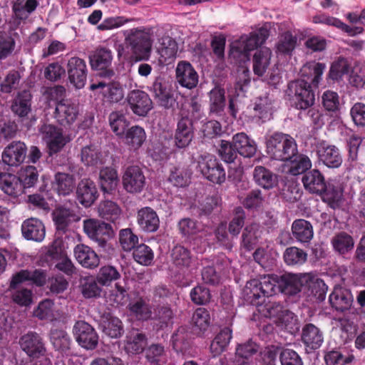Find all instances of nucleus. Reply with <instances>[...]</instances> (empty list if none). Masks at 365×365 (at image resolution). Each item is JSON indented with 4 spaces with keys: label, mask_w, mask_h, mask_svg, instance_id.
Listing matches in <instances>:
<instances>
[{
    "label": "nucleus",
    "mask_w": 365,
    "mask_h": 365,
    "mask_svg": "<svg viewBox=\"0 0 365 365\" xmlns=\"http://www.w3.org/2000/svg\"><path fill=\"white\" fill-rule=\"evenodd\" d=\"M272 56L271 51L262 48L255 52L253 56V71L258 76H262L268 68Z\"/></svg>",
    "instance_id": "nucleus-50"
},
{
    "label": "nucleus",
    "mask_w": 365,
    "mask_h": 365,
    "mask_svg": "<svg viewBox=\"0 0 365 365\" xmlns=\"http://www.w3.org/2000/svg\"><path fill=\"white\" fill-rule=\"evenodd\" d=\"M0 187L6 194L13 197H18L24 192L18 176L11 173H0Z\"/></svg>",
    "instance_id": "nucleus-39"
},
{
    "label": "nucleus",
    "mask_w": 365,
    "mask_h": 365,
    "mask_svg": "<svg viewBox=\"0 0 365 365\" xmlns=\"http://www.w3.org/2000/svg\"><path fill=\"white\" fill-rule=\"evenodd\" d=\"M283 257L287 265H301L307 261V254L299 248L290 247L285 250Z\"/></svg>",
    "instance_id": "nucleus-63"
},
{
    "label": "nucleus",
    "mask_w": 365,
    "mask_h": 365,
    "mask_svg": "<svg viewBox=\"0 0 365 365\" xmlns=\"http://www.w3.org/2000/svg\"><path fill=\"white\" fill-rule=\"evenodd\" d=\"M301 339L307 351H315L319 349L324 342L323 332L314 324L309 323L302 328Z\"/></svg>",
    "instance_id": "nucleus-20"
},
{
    "label": "nucleus",
    "mask_w": 365,
    "mask_h": 365,
    "mask_svg": "<svg viewBox=\"0 0 365 365\" xmlns=\"http://www.w3.org/2000/svg\"><path fill=\"white\" fill-rule=\"evenodd\" d=\"M81 159L86 166H98L103 163L102 153L94 145H86L82 148Z\"/></svg>",
    "instance_id": "nucleus-53"
},
{
    "label": "nucleus",
    "mask_w": 365,
    "mask_h": 365,
    "mask_svg": "<svg viewBox=\"0 0 365 365\" xmlns=\"http://www.w3.org/2000/svg\"><path fill=\"white\" fill-rule=\"evenodd\" d=\"M40 132L51 156L60 153L72 140L71 135L63 134L62 128L52 124H43Z\"/></svg>",
    "instance_id": "nucleus-6"
},
{
    "label": "nucleus",
    "mask_w": 365,
    "mask_h": 365,
    "mask_svg": "<svg viewBox=\"0 0 365 365\" xmlns=\"http://www.w3.org/2000/svg\"><path fill=\"white\" fill-rule=\"evenodd\" d=\"M73 211L69 208L58 207L52 212V218L58 232L65 234L75 220Z\"/></svg>",
    "instance_id": "nucleus-36"
},
{
    "label": "nucleus",
    "mask_w": 365,
    "mask_h": 365,
    "mask_svg": "<svg viewBox=\"0 0 365 365\" xmlns=\"http://www.w3.org/2000/svg\"><path fill=\"white\" fill-rule=\"evenodd\" d=\"M194 137L192 120L188 117H182L178 122L173 138L174 145L184 149L190 144Z\"/></svg>",
    "instance_id": "nucleus-16"
},
{
    "label": "nucleus",
    "mask_w": 365,
    "mask_h": 365,
    "mask_svg": "<svg viewBox=\"0 0 365 365\" xmlns=\"http://www.w3.org/2000/svg\"><path fill=\"white\" fill-rule=\"evenodd\" d=\"M191 173L185 168L173 167L168 177V181L175 187H183L190 183Z\"/></svg>",
    "instance_id": "nucleus-55"
},
{
    "label": "nucleus",
    "mask_w": 365,
    "mask_h": 365,
    "mask_svg": "<svg viewBox=\"0 0 365 365\" xmlns=\"http://www.w3.org/2000/svg\"><path fill=\"white\" fill-rule=\"evenodd\" d=\"M65 255L66 252L64 249V243L61 239L57 238L46 247V252L42 254L41 259L48 266H52Z\"/></svg>",
    "instance_id": "nucleus-47"
},
{
    "label": "nucleus",
    "mask_w": 365,
    "mask_h": 365,
    "mask_svg": "<svg viewBox=\"0 0 365 365\" xmlns=\"http://www.w3.org/2000/svg\"><path fill=\"white\" fill-rule=\"evenodd\" d=\"M297 38L290 31L283 33L276 46L277 52L284 55H291L296 47Z\"/></svg>",
    "instance_id": "nucleus-57"
},
{
    "label": "nucleus",
    "mask_w": 365,
    "mask_h": 365,
    "mask_svg": "<svg viewBox=\"0 0 365 365\" xmlns=\"http://www.w3.org/2000/svg\"><path fill=\"white\" fill-rule=\"evenodd\" d=\"M292 232L294 238L302 244L309 243L314 235L312 224L304 219L295 220L292 225Z\"/></svg>",
    "instance_id": "nucleus-37"
},
{
    "label": "nucleus",
    "mask_w": 365,
    "mask_h": 365,
    "mask_svg": "<svg viewBox=\"0 0 365 365\" xmlns=\"http://www.w3.org/2000/svg\"><path fill=\"white\" fill-rule=\"evenodd\" d=\"M259 237V225L255 223L247 225L242 234L241 246L246 250H253Z\"/></svg>",
    "instance_id": "nucleus-54"
},
{
    "label": "nucleus",
    "mask_w": 365,
    "mask_h": 365,
    "mask_svg": "<svg viewBox=\"0 0 365 365\" xmlns=\"http://www.w3.org/2000/svg\"><path fill=\"white\" fill-rule=\"evenodd\" d=\"M350 70V66L348 61L342 57H339L334 61L329 71V78L334 81H339L342 79L344 75H347Z\"/></svg>",
    "instance_id": "nucleus-59"
},
{
    "label": "nucleus",
    "mask_w": 365,
    "mask_h": 365,
    "mask_svg": "<svg viewBox=\"0 0 365 365\" xmlns=\"http://www.w3.org/2000/svg\"><path fill=\"white\" fill-rule=\"evenodd\" d=\"M24 237L28 240L41 242L45 237L46 230L43 223L37 218H29L21 225Z\"/></svg>",
    "instance_id": "nucleus-28"
},
{
    "label": "nucleus",
    "mask_w": 365,
    "mask_h": 365,
    "mask_svg": "<svg viewBox=\"0 0 365 365\" xmlns=\"http://www.w3.org/2000/svg\"><path fill=\"white\" fill-rule=\"evenodd\" d=\"M162 47L160 48V56L164 58L165 63H170L178 53V46L175 39L170 36H165L162 38Z\"/></svg>",
    "instance_id": "nucleus-62"
},
{
    "label": "nucleus",
    "mask_w": 365,
    "mask_h": 365,
    "mask_svg": "<svg viewBox=\"0 0 365 365\" xmlns=\"http://www.w3.org/2000/svg\"><path fill=\"white\" fill-rule=\"evenodd\" d=\"M279 279L277 274H267L259 279L247 282L242 291L244 299L249 304L258 307L262 305L266 297L279 292Z\"/></svg>",
    "instance_id": "nucleus-1"
},
{
    "label": "nucleus",
    "mask_w": 365,
    "mask_h": 365,
    "mask_svg": "<svg viewBox=\"0 0 365 365\" xmlns=\"http://www.w3.org/2000/svg\"><path fill=\"white\" fill-rule=\"evenodd\" d=\"M50 340L55 350L66 356L71 354L72 341L66 331L63 329H52Z\"/></svg>",
    "instance_id": "nucleus-41"
},
{
    "label": "nucleus",
    "mask_w": 365,
    "mask_h": 365,
    "mask_svg": "<svg viewBox=\"0 0 365 365\" xmlns=\"http://www.w3.org/2000/svg\"><path fill=\"white\" fill-rule=\"evenodd\" d=\"M344 187L339 182H328L326 188L318 195L322 200L334 210L340 207L343 200Z\"/></svg>",
    "instance_id": "nucleus-22"
},
{
    "label": "nucleus",
    "mask_w": 365,
    "mask_h": 365,
    "mask_svg": "<svg viewBox=\"0 0 365 365\" xmlns=\"http://www.w3.org/2000/svg\"><path fill=\"white\" fill-rule=\"evenodd\" d=\"M101 326L103 332L110 338H119L124 333V327L121 320L109 313L103 316Z\"/></svg>",
    "instance_id": "nucleus-48"
},
{
    "label": "nucleus",
    "mask_w": 365,
    "mask_h": 365,
    "mask_svg": "<svg viewBox=\"0 0 365 365\" xmlns=\"http://www.w3.org/2000/svg\"><path fill=\"white\" fill-rule=\"evenodd\" d=\"M175 79L180 86L192 90L198 84L199 75L189 61H180L175 68Z\"/></svg>",
    "instance_id": "nucleus-15"
},
{
    "label": "nucleus",
    "mask_w": 365,
    "mask_h": 365,
    "mask_svg": "<svg viewBox=\"0 0 365 365\" xmlns=\"http://www.w3.org/2000/svg\"><path fill=\"white\" fill-rule=\"evenodd\" d=\"M291 105L294 108L306 110L314 104L315 94L311 83L304 79H297L288 83L286 91Z\"/></svg>",
    "instance_id": "nucleus-3"
},
{
    "label": "nucleus",
    "mask_w": 365,
    "mask_h": 365,
    "mask_svg": "<svg viewBox=\"0 0 365 365\" xmlns=\"http://www.w3.org/2000/svg\"><path fill=\"white\" fill-rule=\"evenodd\" d=\"M331 242L334 250L341 255L351 251L354 246L353 237L345 232L336 234L332 237Z\"/></svg>",
    "instance_id": "nucleus-51"
},
{
    "label": "nucleus",
    "mask_w": 365,
    "mask_h": 365,
    "mask_svg": "<svg viewBox=\"0 0 365 365\" xmlns=\"http://www.w3.org/2000/svg\"><path fill=\"white\" fill-rule=\"evenodd\" d=\"M302 182L307 191L312 194L319 195L326 188L327 183L324 174L318 169L309 170L302 178Z\"/></svg>",
    "instance_id": "nucleus-27"
},
{
    "label": "nucleus",
    "mask_w": 365,
    "mask_h": 365,
    "mask_svg": "<svg viewBox=\"0 0 365 365\" xmlns=\"http://www.w3.org/2000/svg\"><path fill=\"white\" fill-rule=\"evenodd\" d=\"M19 344L21 349L33 359L43 356L46 351L42 337L35 331H29L21 336Z\"/></svg>",
    "instance_id": "nucleus-14"
},
{
    "label": "nucleus",
    "mask_w": 365,
    "mask_h": 365,
    "mask_svg": "<svg viewBox=\"0 0 365 365\" xmlns=\"http://www.w3.org/2000/svg\"><path fill=\"white\" fill-rule=\"evenodd\" d=\"M98 213L103 219L116 224L118 223L121 210L116 202L111 200H104L98 206Z\"/></svg>",
    "instance_id": "nucleus-52"
},
{
    "label": "nucleus",
    "mask_w": 365,
    "mask_h": 365,
    "mask_svg": "<svg viewBox=\"0 0 365 365\" xmlns=\"http://www.w3.org/2000/svg\"><path fill=\"white\" fill-rule=\"evenodd\" d=\"M253 178L256 184L265 190H270L278 185V176L264 166L255 168Z\"/></svg>",
    "instance_id": "nucleus-38"
},
{
    "label": "nucleus",
    "mask_w": 365,
    "mask_h": 365,
    "mask_svg": "<svg viewBox=\"0 0 365 365\" xmlns=\"http://www.w3.org/2000/svg\"><path fill=\"white\" fill-rule=\"evenodd\" d=\"M269 36V29L265 26H262L258 30L251 32L248 36H242L240 40L243 43V46L250 53L251 51L261 46L266 41Z\"/></svg>",
    "instance_id": "nucleus-42"
},
{
    "label": "nucleus",
    "mask_w": 365,
    "mask_h": 365,
    "mask_svg": "<svg viewBox=\"0 0 365 365\" xmlns=\"http://www.w3.org/2000/svg\"><path fill=\"white\" fill-rule=\"evenodd\" d=\"M146 140V133L143 128L133 125L127 129L123 135L124 143L131 149L138 150Z\"/></svg>",
    "instance_id": "nucleus-49"
},
{
    "label": "nucleus",
    "mask_w": 365,
    "mask_h": 365,
    "mask_svg": "<svg viewBox=\"0 0 365 365\" xmlns=\"http://www.w3.org/2000/svg\"><path fill=\"white\" fill-rule=\"evenodd\" d=\"M73 252L77 262L84 268L93 269L100 264L99 256L91 247L86 245H77Z\"/></svg>",
    "instance_id": "nucleus-26"
},
{
    "label": "nucleus",
    "mask_w": 365,
    "mask_h": 365,
    "mask_svg": "<svg viewBox=\"0 0 365 365\" xmlns=\"http://www.w3.org/2000/svg\"><path fill=\"white\" fill-rule=\"evenodd\" d=\"M75 187V179L72 175L57 173L52 182V188L58 195H68L71 194Z\"/></svg>",
    "instance_id": "nucleus-43"
},
{
    "label": "nucleus",
    "mask_w": 365,
    "mask_h": 365,
    "mask_svg": "<svg viewBox=\"0 0 365 365\" xmlns=\"http://www.w3.org/2000/svg\"><path fill=\"white\" fill-rule=\"evenodd\" d=\"M99 196L96 183L88 178L81 180L76 188V198L85 207H91Z\"/></svg>",
    "instance_id": "nucleus-19"
},
{
    "label": "nucleus",
    "mask_w": 365,
    "mask_h": 365,
    "mask_svg": "<svg viewBox=\"0 0 365 365\" xmlns=\"http://www.w3.org/2000/svg\"><path fill=\"white\" fill-rule=\"evenodd\" d=\"M319 161L329 168H337L342 163L339 150L335 145H321L317 150Z\"/></svg>",
    "instance_id": "nucleus-31"
},
{
    "label": "nucleus",
    "mask_w": 365,
    "mask_h": 365,
    "mask_svg": "<svg viewBox=\"0 0 365 365\" xmlns=\"http://www.w3.org/2000/svg\"><path fill=\"white\" fill-rule=\"evenodd\" d=\"M209 114L218 118L223 117L225 115V108L226 105L225 90L223 88L215 87L209 93Z\"/></svg>",
    "instance_id": "nucleus-35"
},
{
    "label": "nucleus",
    "mask_w": 365,
    "mask_h": 365,
    "mask_svg": "<svg viewBox=\"0 0 365 365\" xmlns=\"http://www.w3.org/2000/svg\"><path fill=\"white\" fill-rule=\"evenodd\" d=\"M103 88V94L105 98L110 103H118L124 97V91L122 85L112 78L109 81L106 80L99 81L97 83H92L90 86L91 91Z\"/></svg>",
    "instance_id": "nucleus-21"
},
{
    "label": "nucleus",
    "mask_w": 365,
    "mask_h": 365,
    "mask_svg": "<svg viewBox=\"0 0 365 365\" xmlns=\"http://www.w3.org/2000/svg\"><path fill=\"white\" fill-rule=\"evenodd\" d=\"M78 115V104L70 100H62L56 103L54 118L60 125L66 126L72 124L76 120Z\"/></svg>",
    "instance_id": "nucleus-17"
},
{
    "label": "nucleus",
    "mask_w": 365,
    "mask_h": 365,
    "mask_svg": "<svg viewBox=\"0 0 365 365\" xmlns=\"http://www.w3.org/2000/svg\"><path fill=\"white\" fill-rule=\"evenodd\" d=\"M123 189L130 194H138L143 190L146 184L145 176L138 165L128 166L122 176Z\"/></svg>",
    "instance_id": "nucleus-13"
},
{
    "label": "nucleus",
    "mask_w": 365,
    "mask_h": 365,
    "mask_svg": "<svg viewBox=\"0 0 365 365\" xmlns=\"http://www.w3.org/2000/svg\"><path fill=\"white\" fill-rule=\"evenodd\" d=\"M133 257L138 264L148 266L153 261L154 253L149 246L140 244L133 249Z\"/></svg>",
    "instance_id": "nucleus-61"
},
{
    "label": "nucleus",
    "mask_w": 365,
    "mask_h": 365,
    "mask_svg": "<svg viewBox=\"0 0 365 365\" xmlns=\"http://www.w3.org/2000/svg\"><path fill=\"white\" fill-rule=\"evenodd\" d=\"M31 98L29 91L19 92L11 102V111L21 118L27 116L31 110Z\"/></svg>",
    "instance_id": "nucleus-40"
},
{
    "label": "nucleus",
    "mask_w": 365,
    "mask_h": 365,
    "mask_svg": "<svg viewBox=\"0 0 365 365\" xmlns=\"http://www.w3.org/2000/svg\"><path fill=\"white\" fill-rule=\"evenodd\" d=\"M197 167L202 176L208 181L218 185L225 181V170L216 157L210 155H200Z\"/></svg>",
    "instance_id": "nucleus-8"
},
{
    "label": "nucleus",
    "mask_w": 365,
    "mask_h": 365,
    "mask_svg": "<svg viewBox=\"0 0 365 365\" xmlns=\"http://www.w3.org/2000/svg\"><path fill=\"white\" fill-rule=\"evenodd\" d=\"M113 56V51L108 46H98L88 56L91 68L100 77L110 80L115 76L112 66Z\"/></svg>",
    "instance_id": "nucleus-5"
},
{
    "label": "nucleus",
    "mask_w": 365,
    "mask_h": 365,
    "mask_svg": "<svg viewBox=\"0 0 365 365\" xmlns=\"http://www.w3.org/2000/svg\"><path fill=\"white\" fill-rule=\"evenodd\" d=\"M302 282H304L303 287L307 289L310 295L319 302H322L325 299L328 287L324 280L319 278L317 274L313 273H304Z\"/></svg>",
    "instance_id": "nucleus-25"
},
{
    "label": "nucleus",
    "mask_w": 365,
    "mask_h": 365,
    "mask_svg": "<svg viewBox=\"0 0 365 365\" xmlns=\"http://www.w3.org/2000/svg\"><path fill=\"white\" fill-rule=\"evenodd\" d=\"M18 178L23 185V190L34 187L38 180V173L36 167L27 165L21 168Z\"/></svg>",
    "instance_id": "nucleus-58"
},
{
    "label": "nucleus",
    "mask_w": 365,
    "mask_h": 365,
    "mask_svg": "<svg viewBox=\"0 0 365 365\" xmlns=\"http://www.w3.org/2000/svg\"><path fill=\"white\" fill-rule=\"evenodd\" d=\"M125 42L137 61L147 60L151 52L153 41L149 30L144 27L131 29L127 31Z\"/></svg>",
    "instance_id": "nucleus-4"
},
{
    "label": "nucleus",
    "mask_w": 365,
    "mask_h": 365,
    "mask_svg": "<svg viewBox=\"0 0 365 365\" xmlns=\"http://www.w3.org/2000/svg\"><path fill=\"white\" fill-rule=\"evenodd\" d=\"M303 274L285 273L278 276L279 292L293 296L301 292L304 287Z\"/></svg>",
    "instance_id": "nucleus-24"
},
{
    "label": "nucleus",
    "mask_w": 365,
    "mask_h": 365,
    "mask_svg": "<svg viewBox=\"0 0 365 365\" xmlns=\"http://www.w3.org/2000/svg\"><path fill=\"white\" fill-rule=\"evenodd\" d=\"M85 233L101 247H105L107 242L113 236V227L110 224L94 219L83 222Z\"/></svg>",
    "instance_id": "nucleus-10"
},
{
    "label": "nucleus",
    "mask_w": 365,
    "mask_h": 365,
    "mask_svg": "<svg viewBox=\"0 0 365 365\" xmlns=\"http://www.w3.org/2000/svg\"><path fill=\"white\" fill-rule=\"evenodd\" d=\"M232 142L237 153L240 155L245 158H251L255 155L257 145L245 133L242 132L234 135Z\"/></svg>",
    "instance_id": "nucleus-33"
},
{
    "label": "nucleus",
    "mask_w": 365,
    "mask_h": 365,
    "mask_svg": "<svg viewBox=\"0 0 365 365\" xmlns=\"http://www.w3.org/2000/svg\"><path fill=\"white\" fill-rule=\"evenodd\" d=\"M228 55L229 58L235 63H245L250 59V53L240 39L231 43Z\"/></svg>",
    "instance_id": "nucleus-64"
},
{
    "label": "nucleus",
    "mask_w": 365,
    "mask_h": 365,
    "mask_svg": "<svg viewBox=\"0 0 365 365\" xmlns=\"http://www.w3.org/2000/svg\"><path fill=\"white\" fill-rule=\"evenodd\" d=\"M148 90L153 94L159 106L173 110L178 106L170 86L164 77L161 76H156L150 86H148Z\"/></svg>",
    "instance_id": "nucleus-9"
},
{
    "label": "nucleus",
    "mask_w": 365,
    "mask_h": 365,
    "mask_svg": "<svg viewBox=\"0 0 365 365\" xmlns=\"http://www.w3.org/2000/svg\"><path fill=\"white\" fill-rule=\"evenodd\" d=\"M353 299L351 291L340 286L334 287L329 297L331 307L340 312L349 310L352 305Z\"/></svg>",
    "instance_id": "nucleus-23"
},
{
    "label": "nucleus",
    "mask_w": 365,
    "mask_h": 365,
    "mask_svg": "<svg viewBox=\"0 0 365 365\" xmlns=\"http://www.w3.org/2000/svg\"><path fill=\"white\" fill-rule=\"evenodd\" d=\"M27 153V147L24 142L13 141L2 153V160L9 166L17 167L24 163Z\"/></svg>",
    "instance_id": "nucleus-18"
},
{
    "label": "nucleus",
    "mask_w": 365,
    "mask_h": 365,
    "mask_svg": "<svg viewBox=\"0 0 365 365\" xmlns=\"http://www.w3.org/2000/svg\"><path fill=\"white\" fill-rule=\"evenodd\" d=\"M120 277L121 274L115 267L105 265L101 267L97 280L103 286H109L113 282L119 279Z\"/></svg>",
    "instance_id": "nucleus-60"
},
{
    "label": "nucleus",
    "mask_w": 365,
    "mask_h": 365,
    "mask_svg": "<svg viewBox=\"0 0 365 365\" xmlns=\"http://www.w3.org/2000/svg\"><path fill=\"white\" fill-rule=\"evenodd\" d=\"M73 333L79 346L86 350H93L98 344V334L95 329L85 321H78L73 326Z\"/></svg>",
    "instance_id": "nucleus-12"
},
{
    "label": "nucleus",
    "mask_w": 365,
    "mask_h": 365,
    "mask_svg": "<svg viewBox=\"0 0 365 365\" xmlns=\"http://www.w3.org/2000/svg\"><path fill=\"white\" fill-rule=\"evenodd\" d=\"M108 120L113 133L119 137L123 136L129 125V121L124 114L118 111L112 112L108 116Z\"/></svg>",
    "instance_id": "nucleus-56"
},
{
    "label": "nucleus",
    "mask_w": 365,
    "mask_h": 365,
    "mask_svg": "<svg viewBox=\"0 0 365 365\" xmlns=\"http://www.w3.org/2000/svg\"><path fill=\"white\" fill-rule=\"evenodd\" d=\"M137 222L140 229L146 232H154L160 226L158 215L150 207H145L138 210Z\"/></svg>",
    "instance_id": "nucleus-29"
},
{
    "label": "nucleus",
    "mask_w": 365,
    "mask_h": 365,
    "mask_svg": "<svg viewBox=\"0 0 365 365\" xmlns=\"http://www.w3.org/2000/svg\"><path fill=\"white\" fill-rule=\"evenodd\" d=\"M232 331L229 327L222 329L215 336L210 346V352L214 357L220 355L227 350L232 338Z\"/></svg>",
    "instance_id": "nucleus-46"
},
{
    "label": "nucleus",
    "mask_w": 365,
    "mask_h": 365,
    "mask_svg": "<svg viewBox=\"0 0 365 365\" xmlns=\"http://www.w3.org/2000/svg\"><path fill=\"white\" fill-rule=\"evenodd\" d=\"M170 259L173 264L179 269L188 268L192 260L190 250L180 245L173 247L170 252Z\"/></svg>",
    "instance_id": "nucleus-45"
},
{
    "label": "nucleus",
    "mask_w": 365,
    "mask_h": 365,
    "mask_svg": "<svg viewBox=\"0 0 365 365\" xmlns=\"http://www.w3.org/2000/svg\"><path fill=\"white\" fill-rule=\"evenodd\" d=\"M119 182L116 169L112 167H105L99 172V184L103 193L112 194L115 191Z\"/></svg>",
    "instance_id": "nucleus-34"
},
{
    "label": "nucleus",
    "mask_w": 365,
    "mask_h": 365,
    "mask_svg": "<svg viewBox=\"0 0 365 365\" xmlns=\"http://www.w3.org/2000/svg\"><path fill=\"white\" fill-rule=\"evenodd\" d=\"M88 69L86 61L78 56L68 59L65 66L67 83L76 90L83 88L86 84Z\"/></svg>",
    "instance_id": "nucleus-7"
},
{
    "label": "nucleus",
    "mask_w": 365,
    "mask_h": 365,
    "mask_svg": "<svg viewBox=\"0 0 365 365\" xmlns=\"http://www.w3.org/2000/svg\"><path fill=\"white\" fill-rule=\"evenodd\" d=\"M289 158H287L285 162H289L288 173L297 176L301 174L304 175L308 172L312 166V163L309 157L305 154L299 153L298 148L296 153H294Z\"/></svg>",
    "instance_id": "nucleus-32"
},
{
    "label": "nucleus",
    "mask_w": 365,
    "mask_h": 365,
    "mask_svg": "<svg viewBox=\"0 0 365 365\" xmlns=\"http://www.w3.org/2000/svg\"><path fill=\"white\" fill-rule=\"evenodd\" d=\"M313 22L315 24H326L336 27V29L346 33L350 36H354L362 34L364 31V29L361 26H350L342 22L339 19L324 14L314 16L313 17Z\"/></svg>",
    "instance_id": "nucleus-30"
},
{
    "label": "nucleus",
    "mask_w": 365,
    "mask_h": 365,
    "mask_svg": "<svg viewBox=\"0 0 365 365\" xmlns=\"http://www.w3.org/2000/svg\"><path fill=\"white\" fill-rule=\"evenodd\" d=\"M179 234L187 240H193L202 230V225L197 220L184 217L180 219L177 225Z\"/></svg>",
    "instance_id": "nucleus-44"
},
{
    "label": "nucleus",
    "mask_w": 365,
    "mask_h": 365,
    "mask_svg": "<svg viewBox=\"0 0 365 365\" xmlns=\"http://www.w3.org/2000/svg\"><path fill=\"white\" fill-rule=\"evenodd\" d=\"M126 102L128 108L139 117L147 116L153 108V103L150 96L145 91L139 89L128 92Z\"/></svg>",
    "instance_id": "nucleus-11"
},
{
    "label": "nucleus",
    "mask_w": 365,
    "mask_h": 365,
    "mask_svg": "<svg viewBox=\"0 0 365 365\" xmlns=\"http://www.w3.org/2000/svg\"><path fill=\"white\" fill-rule=\"evenodd\" d=\"M297 144L289 135L276 132L266 138V150L271 158L286 161L294 153H296Z\"/></svg>",
    "instance_id": "nucleus-2"
}]
</instances>
